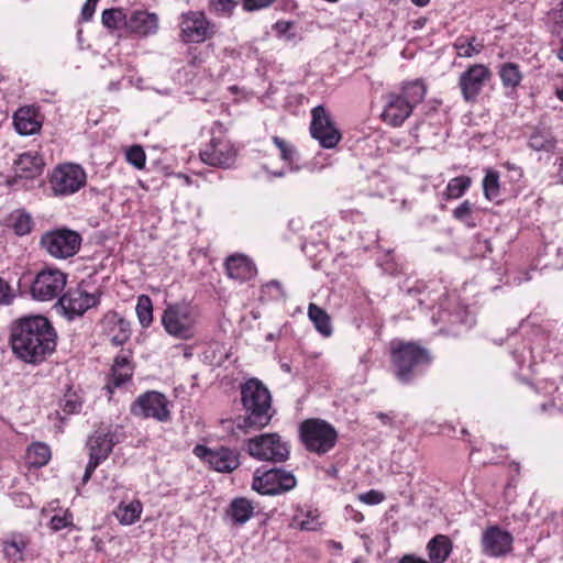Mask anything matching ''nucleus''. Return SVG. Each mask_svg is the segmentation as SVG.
<instances>
[{
	"label": "nucleus",
	"mask_w": 563,
	"mask_h": 563,
	"mask_svg": "<svg viewBox=\"0 0 563 563\" xmlns=\"http://www.w3.org/2000/svg\"><path fill=\"white\" fill-rule=\"evenodd\" d=\"M125 156L126 161L137 169H142L145 166L146 156L144 150L141 146L134 145L130 147L126 151Z\"/></svg>",
	"instance_id": "a18cd8bd"
},
{
	"label": "nucleus",
	"mask_w": 563,
	"mask_h": 563,
	"mask_svg": "<svg viewBox=\"0 0 563 563\" xmlns=\"http://www.w3.org/2000/svg\"><path fill=\"white\" fill-rule=\"evenodd\" d=\"M43 124L38 108H18L13 114V125L20 135L37 133Z\"/></svg>",
	"instance_id": "4be33fe9"
},
{
	"label": "nucleus",
	"mask_w": 563,
	"mask_h": 563,
	"mask_svg": "<svg viewBox=\"0 0 563 563\" xmlns=\"http://www.w3.org/2000/svg\"><path fill=\"white\" fill-rule=\"evenodd\" d=\"M514 537L498 526L488 527L482 534V552L487 556L499 558L512 551Z\"/></svg>",
	"instance_id": "a211bd4d"
},
{
	"label": "nucleus",
	"mask_w": 563,
	"mask_h": 563,
	"mask_svg": "<svg viewBox=\"0 0 563 563\" xmlns=\"http://www.w3.org/2000/svg\"><path fill=\"white\" fill-rule=\"evenodd\" d=\"M554 139L549 131H534L529 139V146L534 151L551 152L554 148Z\"/></svg>",
	"instance_id": "a19ab883"
},
{
	"label": "nucleus",
	"mask_w": 563,
	"mask_h": 563,
	"mask_svg": "<svg viewBox=\"0 0 563 563\" xmlns=\"http://www.w3.org/2000/svg\"><path fill=\"white\" fill-rule=\"evenodd\" d=\"M224 125L216 121L210 129L211 137L200 150L201 161L213 167L229 168L236 157V150L231 140L227 136Z\"/></svg>",
	"instance_id": "39448f33"
},
{
	"label": "nucleus",
	"mask_w": 563,
	"mask_h": 563,
	"mask_svg": "<svg viewBox=\"0 0 563 563\" xmlns=\"http://www.w3.org/2000/svg\"><path fill=\"white\" fill-rule=\"evenodd\" d=\"M165 395L152 390L140 395L131 406V413L140 418H153L165 422L169 420L170 412Z\"/></svg>",
	"instance_id": "4468645a"
},
{
	"label": "nucleus",
	"mask_w": 563,
	"mask_h": 563,
	"mask_svg": "<svg viewBox=\"0 0 563 563\" xmlns=\"http://www.w3.org/2000/svg\"><path fill=\"white\" fill-rule=\"evenodd\" d=\"M87 175L77 164H63L54 168L49 184L54 196H68L86 185Z\"/></svg>",
	"instance_id": "ddd939ff"
},
{
	"label": "nucleus",
	"mask_w": 563,
	"mask_h": 563,
	"mask_svg": "<svg viewBox=\"0 0 563 563\" xmlns=\"http://www.w3.org/2000/svg\"><path fill=\"white\" fill-rule=\"evenodd\" d=\"M555 93H556V97L559 98V100L563 102V87L558 88Z\"/></svg>",
	"instance_id": "680f3d73"
},
{
	"label": "nucleus",
	"mask_w": 563,
	"mask_h": 563,
	"mask_svg": "<svg viewBox=\"0 0 563 563\" xmlns=\"http://www.w3.org/2000/svg\"><path fill=\"white\" fill-rule=\"evenodd\" d=\"M246 452L258 461L274 463L284 462L289 457L290 449L278 433H263L246 441Z\"/></svg>",
	"instance_id": "0eeeda50"
},
{
	"label": "nucleus",
	"mask_w": 563,
	"mask_h": 563,
	"mask_svg": "<svg viewBox=\"0 0 563 563\" xmlns=\"http://www.w3.org/2000/svg\"><path fill=\"white\" fill-rule=\"evenodd\" d=\"M398 563H429V562L420 556L415 555V554H406L398 561Z\"/></svg>",
	"instance_id": "4d7b16f0"
},
{
	"label": "nucleus",
	"mask_w": 563,
	"mask_h": 563,
	"mask_svg": "<svg viewBox=\"0 0 563 563\" xmlns=\"http://www.w3.org/2000/svg\"><path fill=\"white\" fill-rule=\"evenodd\" d=\"M33 221L30 214L16 211L12 214V227L18 235H25L31 232Z\"/></svg>",
	"instance_id": "37998d69"
},
{
	"label": "nucleus",
	"mask_w": 563,
	"mask_h": 563,
	"mask_svg": "<svg viewBox=\"0 0 563 563\" xmlns=\"http://www.w3.org/2000/svg\"><path fill=\"white\" fill-rule=\"evenodd\" d=\"M453 47L457 56L468 58L479 54L484 48V44L475 36H459Z\"/></svg>",
	"instance_id": "e433bc0d"
},
{
	"label": "nucleus",
	"mask_w": 563,
	"mask_h": 563,
	"mask_svg": "<svg viewBox=\"0 0 563 563\" xmlns=\"http://www.w3.org/2000/svg\"><path fill=\"white\" fill-rule=\"evenodd\" d=\"M472 180L467 176L452 178L446 186L444 195L448 199H457L462 197L470 188Z\"/></svg>",
	"instance_id": "79ce46f5"
},
{
	"label": "nucleus",
	"mask_w": 563,
	"mask_h": 563,
	"mask_svg": "<svg viewBox=\"0 0 563 563\" xmlns=\"http://www.w3.org/2000/svg\"><path fill=\"white\" fill-rule=\"evenodd\" d=\"M200 309L191 301L167 303L162 313V325L174 339L189 341L197 336L200 324Z\"/></svg>",
	"instance_id": "7ed1b4c3"
},
{
	"label": "nucleus",
	"mask_w": 563,
	"mask_h": 563,
	"mask_svg": "<svg viewBox=\"0 0 563 563\" xmlns=\"http://www.w3.org/2000/svg\"><path fill=\"white\" fill-rule=\"evenodd\" d=\"M558 20L560 24H563V2H561V9L559 10L558 13Z\"/></svg>",
	"instance_id": "bf43d9fd"
},
{
	"label": "nucleus",
	"mask_w": 563,
	"mask_h": 563,
	"mask_svg": "<svg viewBox=\"0 0 563 563\" xmlns=\"http://www.w3.org/2000/svg\"><path fill=\"white\" fill-rule=\"evenodd\" d=\"M128 14L124 8H110L102 11V25L109 31H119L128 29Z\"/></svg>",
	"instance_id": "473e14b6"
},
{
	"label": "nucleus",
	"mask_w": 563,
	"mask_h": 563,
	"mask_svg": "<svg viewBox=\"0 0 563 563\" xmlns=\"http://www.w3.org/2000/svg\"><path fill=\"white\" fill-rule=\"evenodd\" d=\"M29 545V539L23 534H13L2 541V551L5 559L11 563H19L24 560V551Z\"/></svg>",
	"instance_id": "c85d7f7f"
},
{
	"label": "nucleus",
	"mask_w": 563,
	"mask_h": 563,
	"mask_svg": "<svg viewBox=\"0 0 563 563\" xmlns=\"http://www.w3.org/2000/svg\"><path fill=\"white\" fill-rule=\"evenodd\" d=\"M283 368H284L285 371H287V372L289 371V366H288V365H283Z\"/></svg>",
	"instance_id": "774afa93"
},
{
	"label": "nucleus",
	"mask_w": 563,
	"mask_h": 563,
	"mask_svg": "<svg viewBox=\"0 0 563 563\" xmlns=\"http://www.w3.org/2000/svg\"><path fill=\"white\" fill-rule=\"evenodd\" d=\"M411 1H412V3H415L418 7H424L430 2V0H411Z\"/></svg>",
	"instance_id": "13d9d810"
},
{
	"label": "nucleus",
	"mask_w": 563,
	"mask_h": 563,
	"mask_svg": "<svg viewBox=\"0 0 563 563\" xmlns=\"http://www.w3.org/2000/svg\"><path fill=\"white\" fill-rule=\"evenodd\" d=\"M241 401L244 416L236 421L241 430H260L266 427L274 415L272 395L257 378H250L241 386Z\"/></svg>",
	"instance_id": "f03ea898"
},
{
	"label": "nucleus",
	"mask_w": 563,
	"mask_h": 563,
	"mask_svg": "<svg viewBox=\"0 0 563 563\" xmlns=\"http://www.w3.org/2000/svg\"><path fill=\"white\" fill-rule=\"evenodd\" d=\"M308 317L320 334L323 336H330L332 334L331 319L323 309L316 303H310L308 307Z\"/></svg>",
	"instance_id": "f704fd0d"
},
{
	"label": "nucleus",
	"mask_w": 563,
	"mask_h": 563,
	"mask_svg": "<svg viewBox=\"0 0 563 563\" xmlns=\"http://www.w3.org/2000/svg\"><path fill=\"white\" fill-rule=\"evenodd\" d=\"M67 284V274L58 268L45 267L34 277L30 295L36 301H51L62 294Z\"/></svg>",
	"instance_id": "6e6552de"
},
{
	"label": "nucleus",
	"mask_w": 563,
	"mask_h": 563,
	"mask_svg": "<svg viewBox=\"0 0 563 563\" xmlns=\"http://www.w3.org/2000/svg\"><path fill=\"white\" fill-rule=\"evenodd\" d=\"M358 499L366 505H378L385 499V495L378 490L371 489L361 494Z\"/></svg>",
	"instance_id": "09e8293b"
},
{
	"label": "nucleus",
	"mask_w": 563,
	"mask_h": 563,
	"mask_svg": "<svg viewBox=\"0 0 563 563\" xmlns=\"http://www.w3.org/2000/svg\"><path fill=\"white\" fill-rule=\"evenodd\" d=\"M334 548L335 549H342V545H341V543H334Z\"/></svg>",
	"instance_id": "69168bd1"
},
{
	"label": "nucleus",
	"mask_w": 563,
	"mask_h": 563,
	"mask_svg": "<svg viewBox=\"0 0 563 563\" xmlns=\"http://www.w3.org/2000/svg\"><path fill=\"white\" fill-rule=\"evenodd\" d=\"M492 73L483 64H475L468 67L460 76L459 85L466 102H474L487 81L490 80Z\"/></svg>",
	"instance_id": "f3484780"
},
{
	"label": "nucleus",
	"mask_w": 563,
	"mask_h": 563,
	"mask_svg": "<svg viewBox=\"0 0 563 563\" xmlns=\"http://www.w3.org/2000/svg\"><path fill=\"white\" fill-rule=\"evenodd\" d=\"M472 203L468 200L463 201L457 208L454 209L453 216L459 221H466L472 213Z\"/></svg>",
	"instance_id": "8fccbe9b"
},
{
	"label": "nucleus",
	"mask_w": 563,
	"mask_h": 563,
	"mask_svg": "<svg viewBox=\"0 0 563 563\" xmlns=\"http://www.w3.org/2000/svg\"><path fill=\"white\" fill-rule=\"evenodd\" d=\"M311 115L310 132L312 137L318 140L322 147H335L341 140V133L335 128L325 108H312Z\"/></svg>",
	"instance_id": "2eb2a0df"
},
{
	"label": "nucleus",
	"mask_w": 563,
	"mask_h": 563,
	"mask_svg": "<svg viewBox=\"0 0 563 563\" xmlns=\"http://www.w3.org/2000/svg\"><path fill=\"white\" fill-rule=\"evenodd\" d=\"M429 563H445L450 558L453 543L445 534H437L429 540L426 547Z\"/></svg>",
	"instance_id": "bb28decb"
},
{
	"label": "nucleus",
	"mask_w": 563,
	"mask_h": 563,
	"mask_svg": "<svg viewBox=\"0 0 563 563\" xmlns=\"http://www.w3.org/2000/svg\"><path fill=\"white\" fill-rule=\"evenodd\" d=\"M296 485L294 474L283 468H271L262 473L256 470L252 482V488L262 495H280L294 489Z\"/></svg>",
	"instance_id": "9d476101"
},
{
	"label": "nucleus",
	"mask_w": 563,
	"mask_h": 563,
	"mask_svg": "<svg viewBox=\"0 0 563 563\" xmlns=\"http://www.w3.org/2000/svg\"><path fill=\"white\" fill-rule=\"evenodd\" d=\"M484 196L489 201H499L500 183L499 174L496 170L487 169L483 179Z\"/></svg>",
	"instance_id": "58836bf2"
},
{
	"label": "nucleus",
	"mask_w": 563,
	"mask_h": 563,
	"mask_svg": "<svg viewBox=\"0 0 563 563\" xmlns=\"http://www.w3.org/2000/svg\"><path fill=\"white\" fill-rule=\"evenodd\" d=\"M378 417H379L382 420H385L386 415H384V413H379V416H378Z\"/></svg>",
	"instance_id": "338daca9"
},
{
	"label": "nucleus",
	"mask_w": 563,
	"mask_h": 563,
	"mask_svg": "<svg viewBox=\"0 0 563 563\" xmlns=\"http://www.w3.org/2000/svg\"><path fill=\"white\" fill-rule=\"evenodd\" d=\"M103 327L106 335L115 346L123 345L130 339V323L117 313L106 316Z\"/></svg>",
	"instance_id": "393cba45"
},
{
	"label": "nucleus",
	"mask_w": 563,
	"mask_h": 563,
	"mask_svg": "<svg viewBox=\"0 0 563 563\" xmlns=\"http://www.w3.org/2000/svg\"><path fill=\"white\" fill-rule=\"evenodd\" d=\"M100 301L98 291L89 292L81 285L69 288L63 294L55 307L68 319L81 317L87 310L96 307Z\"/></svg>",
	"instance_id": "f8f14e48"
},
{
	"label": "nucleus",
	"mask_w": 563,
	"mask_h": 563,
	"mask_svg": "<svg viewBox=\"0 0 563 563\" xmlns=\"http://www.w3.org/2000/svg\"><path fill=\"white\" fill-rule=\"evenodd\" d=\"M498 75L505 89L514 90L522 80L519 66L515 63H503L499 65Z\"/></svg>",
	"instance_id": "c9c22d12"
},
{
	"label": "nucleus",
	"mask_w": 563,
	"mask_h": 563,
	"mask_svg": "<svg viewBox=\"0 0 563 563\" xmlns=\"http://www.w3.org/2000/svg\"><path fill=\"white\" fill-rule=\"evenodd\" d=\"M179 37L186 44H199L216 34V25L202 11H188L180 15Z\"/></svg>",
	"instance_id": "9b49d317"
},
{
	"label": "nucleus",
	"mask_w": 563,
	"mask_h": 563,
	"mask_svg": "<svg viewBox=\"0 0 563 563\" xmlns=\"http://www.w3.org/2000/svg\"><path fill=\"white\" fill-rule=\"evenodd\" d=\"M143 511L140 500H132L128 504L121 503L114 511L115 518L121 525L130 526L136 522Z\"/></svg>",
	"instance_id": "72a5a7b5"
},
{
	"label": "nucleus",
	"mask_w": 563,
	"mask_h": 563,
	"mask_svg": "<svg viewBox=\"0 0 563 563\" xmlns=\"http://www.w3.org/2000/svg\"><path fill=\"white\" fill-rule=\"evenodd\" d=\"M101 463V461L97 460L96 457L93 456H89V462L86 466V470H85V473H84V477H82V482L86 483L90 479L92 473L95 472V470L98 467V465Z\"/></svg>",
	"instance_id": "5fc2aeb1"
},
{
	"label": "nucleus",
	"mask_w": 563,
	"mask_h": 563,
	"mask_svg": "<svg viewBox=\"0 0 563 563\" xmlns=\"http://www.w3.org/2000/svg\"><path fill=\"white\" fill-rule=\"evenodd\" d=\"M9 342L16 358L36 365L55 351L57 333L46 317L27 316L12 322Z\"/></svg>",
	"instance_id": "f257e3e1"
},
{
	"label": "nucleus",
	"mask_w": 563,
	"mask_h": 563,
	"mask_svg": "<svg viewBox=\"0 0 563 563\" xmlns=\"http://www.w3.org/2000/svg\"><path fill=\"white\" fill-rule=\"evenodd\" d=\"M225 271L230 278L245 282L256 274L255 264L244 254H233L225 260Z\"/></svg>",
	"instance_id": "b1692460"
},
{
	"label": "nucleus",
	"mask_w": 563,
	"mask_h": 563,
	"mask_svg": "<svg viewBox=\"0 0 563 563\" xmlns=\"http://www.w3.org/2000/svg\"><path fill=\"white\" fill-rule=\"evenodd\" d=\"M299 435L305 448L319 455L331 451L338 441L335 428L319 418L303 420L299 426Z\"/></svg>",
	"instance_id": "423d86ee"
},
{
	"label": "nucleus",
	"mask_w": 563,
	"mask_h": 563,
	"mask_svg": "<svg viewBox=\"0 0 563 563\" xmlns=\"http://www.w3.org/2000/svg\"><path fill=\"white\" fill-rule=\"evenodd\" d=\"M82 401L80 397L73 391L65 394L60 401V408L66 415L77 413L81 410Z\"/></svg>",
	"instance_id": "c03bdc74"
},
{
	"label": "nucleus",
	"mask_w": 563,
	"mask_h": 563,
	"mask_svg": "<svg viewBox=\"0 0 563 563\" xmlns=\"http://www.w3.org/2000/svg\"><path fill=\"white\" fill-rule=\"evenodd\" d=\"M98 1L99 0H86V2L84 3V5L81 8L82 21H89L92 18V15L96 11Z\"/></svg>",
	"instance_id": "864d4df0"
},
{
	"label": "nucleus",
	"mask_w": 563,
	"mask_h": 563,
	"mask_svg": "<svg viewBox=\"0 0 563 563\" xmlns=\"http://www.w3.org/2000/svg\"><path fill=\"white\" fill-rule=\"evenodd\" d=\"M319 517L320 514L318 509L307 506L297 507L291 518L290 526L305 531H316L321 527Z\"/></svg>",
	"instance_id": "cd10ccee"
},
{
	"label": "nucleus",
	"mask_w": 563,
	"mask_h": 563,
	"mask_svg": "<svg viewBox=\"0 0 563 563\" xmlns=\"http://www.w3.org/2000/svg\"><path fill=\"white\" fill-rule=\"evenodd\" d=\"M123 439V428L119 424L110 426L107 431L98 430L88 440L89 456L104 461L113 446Z\"/></svg>",
	"instance_id": "6ab92c4d"
},
{
	"label": "nucleus",
	"mask_w": 563,
	"mask_h": 563,
	"mask_svg": "<svg viewBox=\"0 0 563 563\" xmlns=\"http://www.w3.org/2000/svg\"><path fill=\"white\" fill-rule=\"evenodd\" d=\"M390 360L396 378L409 383L431 363L428 350L412 342H393Z\"/></svg>",
	"instance_id": "20e7f679"
},
{
	"label": "nucleus",
	"mask_w": 563,
	"mask_h": 563,
	"mask_svg": "<svg viewBox=\"0 0 563 563\" xmlns=\"http://www.w3.org/2000/svg\"><path fill=\"white\" fill-rule=\"evenodd\" d=\"M503 166L511 173V179L514 180H519L523 175L522 169L514 163L506 162Z\"/></svg>",
	"instance_id": "6e6d98bb"
},
{
	"label": "nucleus",
	"mask_w": 563,
	"mask_h": 563,
	"mask_svg": "<svg viewBox=\"0 0 563 563\" xmlns=\"http://www.w3.org/2000/svg\"><path fill=\"white\" fill-rule=\"evenodd\" d=\"M266 287H276V288H279L280 287V284L277 282V280H272L269 283L266 284Z\"/></svg>",
	"instance_id": "e2e57ef3"
},
{
	"label": "nucleus",
	"mask_w": 563,
	"mask_h": 563,
	"mask_svg": "<svg viewBox=\"0 0 563 563\" xmlns=\"http://www.w3.org/2000/svg\"><path fill=\"white\" fill-rule=\"evenodd\" d=\"M158 30V16L145 10H134L128 14L126 31L139 36L146 37L153 35Z\"/></svg>",
	"instance_id": "412c9836"
},
{
	"label": "nucleus",
	"mask_w": 563,
	"mask_h": 563,
	"mask_svg": "<svg viewBox=\"0 0 563 563\" xmlns=\"http://www.w3.org/2000/svg\"><path fill=\"white\" fill-rule=\"evenodd\" d=\"M412 108H380L379 118L393 128L400 126L411 114Z\"/></svg>",
	"instance_id": "4c0bfd02"
},
{
	"label": "nucleus",
	"mask_w": 563,
	"mask_h": 563,
	"mask_svg": "<svg viewBox=\"0 0 563 563\" xmlns=\"http://www.w3.org/2000/svg\"><path fill=\"white\" fill-rule=\"evenodd\" d=\"M135 311L140 324L143 328H148L153 322V303L147 295H141L137 298Z\"/></svg>",
	"instance_id": "ea45409f"
},
{
	"label": "nucleus",
	"mask_w": 563,
	"mask_h": 563,
	"mask_svg": "<svg viewBox=\"0 0 563 563\" xmlns=\"http://www.w3.org/2000/svg\"><path fill=\"white\" fill-rule=\"evenodd\" d=\"M210 5L218 13H229L235 7L234 0H211Z\"/></svg>",
	"instance_id": "3c124183"
},
{
	"label": "nucleus",
	"mask_w": 563,
	"mask_h": 563,
	"mask_svg": "<svg viewBox=\"0 0 563 563\" xmlns=\"http://www.w3.org/2000/svg\"><path fill=\"white\" fill-rule=\"evenodd\" d=\"M14 298L15 294L10 284L0 277V305H10Z\"/></svg>",
	"instance_id": "de8ad7c7"
},
{
	"label": "nucleus",
	"mask_w": 563,
	"mask_h": 563,
	"mask_svg": "<svg viewBox=\"0 0 563 563\" xmlns=\"http://www.w3.org/2000/svg\"><path fill=\"white\" fill-rule=\"evenodd\" d=\"M253 514L254 505L245 497L234 498L227 510L228 517L235 525H244L253 517Z\"/></svg>",
	"instance_id": "7c9ffc66"
},
{
	"label": "nucleus",
	"mask_w": 563,
	"mask_h": 563,
	"mask_svg": "<svg viewBox=\"0 0 563 563\" xmlns=\"http://www.w3.org/2000/svg\"><path fill=\"white\" fill-rule=\"evenodd\" d=\"M51 460V449L43 442L32 443L25 453V463L29 467L40 468Z\"/></svg>",
	"instance_id": "2f4dec72"
},
{
	"label": "nucleus",
	"mask_w": 563,
	"mask_h": 563,
	"mask_svg": "<svg viewBox=\"0 0 563 563\" xmlns=\"http://www.w3.org/2000/svg\"><path fill=\"white\" fill-rule=\"evenodd\" d=\"M73 522V515L69 511H65L63 515H54L49 520V527L54 531H59L67 528Z\"/></svg>",
	"instance_id": "49530a36"
},
{
	"label": "nucleus",
	"mask_w": 563,
	"mask_h": 563,
	"mask_svg": "<svg viewBox=\"0 0 563 563\" xmlns=\"http://www.w3.org/2000/svg\"><path fill=\"white\" fill-rule=\"evenodd\" d=\"M44 165V158L38 152L27 151L15 161V173L20 177L34 178L42 174Z\"/></svg>",
	"instance_id": "a878e982"
},
{
	"label": "nucleus",
	"mask_w": 563,
	"mask_h": 563,
	"mask_svg": "<svg viewBox=\"0 0 563 563\" xmlns=\"http://www.w3.org/2000/svg\"><path fill=\"white\" fill-rule=\"evenodd\" d=\"M273 142L280 151L282 159L287 163L290 172H299L301 169H308L309 172L313 173V172H319L324 167V165H321L318 167L317 163H314V162H308V163L301 164L300 156H299V153L297 152V150L290 143L286 142L285 140L280 139L278 136H273Z\"/></svg>",
	"instance_id": "5701e85b"
},
{
	"label": "nucleus",
	"mask_w": 563,
	"mask_h": 563,
	"mask_svg": "<svg viewBox=\"0 0 563 563\" xmlns=\"http://www.w3.org/2000/svg\"><path fill=\"white\" fill-rule=\"evenodd\" d=\"M275 0H243V8L246 11H255L269 7Z\"/></svg>",
	"instance_id": "603ef678"
},
{
	"label": "nucleus",
	"mask_w": 563,
	"mask_h": 563,
	"mask_svg": "<svg viewBox=\"0 0 563 563\" xmlns=\"http://www.w3.org/2000/svg\"><path fill=\"white\" fill-rule=\"evenodd\" d=\"M133 375V366L131 364L130 355L122 353L114 358L111 368L110 384L114 387H120L131 379Z\"/></svg>",
	"instance_id": "c756f323"
},
{
	"label": "nucleus",
	"mask_w": 563,
	"mask_h": 563,
	"mask_svg": "<svg viewBox=\"0 0 563 563\" xmlns=\"http://www.w3.org/2000/svg\"><path fill=\"white\" fill-rule=\"evenodd\" d=\"M194 453L217 472L230 473L240 464L239 454L235 451L223 446L210 449L198 444L195 446Z\"/></svg>",
	"instance_id": "dca6fc26"
},
{
	"label": "nucleus",
	"mask_w": 563,
	"mask_h": 563,
	"mask_svg": "<svg viewBox=\"0 0 563 563\" xmlns=\"http://www.w3.org/2000/svg\"><path fill=\"white\" fill-rule=\"evenodd\" d=\"M426 93L427 87L422 80L407 81L401 86V93L388 95L386 106H417L423 101Z\"/></svg>",
	"instance_id": "aec40b11"
},
{
	"label": "nucleus",
	"mask_w": 563,
	"mask_h": 563,
	"mask_svg": "<svg viewBox=\"0 0 563 563\" xmlns=\"http://www.w3.org/2000/svg\"><path fill=\"white\" fill-rule=\"evenodd\" d=\"M558 57L563 60V42H562V46L560 47L559 49V53H558Z\"/></svg>",
	"instance_id": "0e129e2a"
},
{
	"label": "nucleus",
	"mask_w": 563,
	"mask_h": 563,
	"mask_svg": "<svg viewBox=\"0 0 563 563\" xmlns=\"http://www.w3.org/2000/svg\"><path fill=\"white\" fill-rule=\"evenodd\" d=\"M40 244L52 257L64 260L78 253L81 236L69 229H56L45 232L41 236Z\"/></svg>",
	"instance_id": "1a4fd4ad"
},
{
	"label": "nucleus",
	"mask_w": 563,
	"mask_h": 563,
	"mask_svg": "<svg viewBox=\"0 0 563 563\" xmlns=\"http://www.w3.org/2000/svg\"><path fill=\"white\" fill-rule=\"evenodd\" d=\"M356 522H361L363 520V515L358 511H355L352 517Z\"/></svg>",
	"instance_id": "052dcab7"
}]
</instances>
